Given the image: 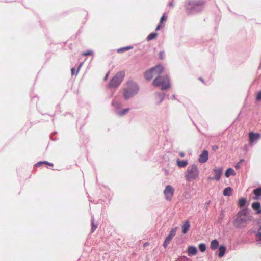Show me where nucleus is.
Wrapping results in <instances>:
<instances>
[{
  "label": "nucleus",
  "instance_id": "1",
  "mask_svg": "<svg viewBox=\"0 0 261 261\" xmlns=\"http://www.w3.org/2000/svg\"><path fill=\"white\" fill-rule=\"evenodd\" d=\"M253 220V216L247 208L239 211L233 220V225L237 228H244Z\"/></svg>",
  "mask_w": 261,
  "mask_h": 261
},
{
  "label": "nucleus",
  "instance_id": "2",
  "mask_svg": "<svg viewBox=\"0 0 261 261\" xmlns=\"http://www.w3.org/2000/svg\"><path fill=\"white\" fill-rule=\"evenodd\" d=\"M203 0H186L184 3L185 7L188 14L193 15L201 12L204 8Z\"/></svg>",
  "mask_w": 261,
  "mask_h": 261
},
{
  "label": "nucleus",
  "instance_id": "3",
  "mask_svg": "<svg viewBox=\"0 0 261 261\" xmlns=\"http://www.w3.org/2000/svg\"><path fill=\"white\" fill-rule=\"evenodd\" d=\"M140 90L139 87L135 82H130L127 83L126 87L123 89L124 98L127 100L136 96Z\"/></svg>",
  "mask_w": 261,
  "mask_h": 261
},
{
  "label": "nucleus",
  "instance_id": "4",
  "mask_svg": "<svg viewBox=\"0 0 261 261\" xmlns=\"http://www.w3.org/2000/svg\"><path fill=\"white\" fill-rule=\"evenodd\" d=\"M200 171L195 164L189 165L185 172L184 176L187 181H191L199 178Z\"/></svg>",
  "mask_w": 261,
  "mask_h": 261
},
{
  "label": "nucleus",
  "instance_id": "5",
  "mask_svg": "<svg viewBox=\"0 0 261 261\" xmlns=\"http://www.w3.org/2000/svg\"><path fill=\"white\" fill-rule=\"evenodd\" d=\"M154 86L160 87L161 90H166L170 87V80L168 76L158 75L153 82Z\"/></svg>",
  "mask_w": 261,
  "mask_h": 261
},
{
  "label": "nucleus",
  "instance_id": "6",
  "mask_svg": "<svg viewBox=\"0 0 261 261\" xmlns=\"http://www.w3.org/2000/svg\"><path fill=\"white\" fill-rule=\"evenodd\" d=\"M164 71V67L161 65H158L147 71L145 73V77L147 80H150L156 75L161 74Z\"/></svg>",
  "mask_w": 261,
  "mask_h": 261
},
{
  "label": "nucleus",
  "instance_id": "7",
  "mask_svg": "<svg viewBox=\"0 0 261 261\" xmlns=\"http://www.w3.org/2000/svg\"><path fill=\"white\" fill-rule=\"evenodd\" d=\"M125 73L123 71L119 72L112 79L109 86L111 88H117L122 82Z\"/></svg>",
  "mask_w": 261,
  "mask_h": 261
},
{
  "label": "nucleus",
  "instance_id": "8",
  "mask_svg": "<svg viewBox=\"0 0 261 261\" xmlns=\"http://www.w3.org/2000/svg\"><path fill=\"white\" fill-rule=\"evenodd\" d=\"M112 105L114 107L116 113L120 116L125 115L128 113L130 110L129 108H126L123 110H121V103L116 100H113L112 101Z\"/></svg>",
  "mask_w": 261,
  "mask_h": 261
},
{
  "label": "nucleus",
  "instance_id": "9",
  "mask_svg": "<svg viewBox=\"0 0 261 261\" xmlns=\"http://www.w3.org/2000/svg\"><path fill=\"white\" fill-rule=\"evenodd\" d=\"M175 189L171 185H166L163 191V194L165 199L168 201H170L172 199L174 193Z\"/></svg>",
  "mask_w": 261,
  "mask_h": 261
},
{
  "label": "nucleus",
  "instance_id": "10",
  "mask_svg": "<svg viewBox=\"0 0 261 261\" xmlns=\"http://www.w3.org/2000/svg\"><path fill=\"white\" fill-rule=\"evenodd\" d=\"M213 173L214 174V179L216 181H219L223 173L222 167H215L213 169Z\"/></svg>",
  "mask_w": 261,
  "mask_h": 261
},
{
  "label": "nucleus",
  "instance_id": "11",
  "mask_svg": "<svg viewBox=\"0 0 261 261\" xmlns=\"http://www.w3.org/2000/svg\"><path fill=\"white\" fill-rule=\"evenodd\" d=\"M260 137L261 135L259 134L250 132L249 134V138L250 144L252 145L254 143L256 142Z\"/></svg>",
  "mask_w": 261,
  "mask_h": 261
},
{
  "label": "nucleus",
  "instance_id": "12",
  "mask_svg": "<svg viewBox=\"0 0 261 261\" xmlns=\"http://www.w3.org/2000/svg\"><path fill=\"white\" fill-rule=\"evenodd\" d=\"M208 152L207 150H203L199 155L198 161L200 163H204L208 161Z\"/></svg>",
  "mask_w": 261,
  "mask_h": 261
},
{
  "label": "nucleus",
  "instance_id": "13",
  "mask_svg": "<svg viewBox=\"0 0 261 261\" xmlns=\"http://www.w3.org/2000/svg\"><path fill=\"white\" fill-rule=\"evenodd\" d=\"M187 253L190 256L195 255L197 253V249L195 246H190L187 249Z\"/></svg>",
  "mask_w": 261,
  "mask_h": 261
},
{
  "label": "nucleus",
  "instance_id": "14",
  "mask_svg": "<svg viewBox=\"0 0 261 261\" xmlns=\"http://www.w3.org/2000/svg\"><path fill=\"white\" fill-rule=\"evenodd\" d=\"M251 207L254 210L256 211L255 213L256 214H259L261 213V205L259 202H253L252 204Z\"/></svg>",
  "mask_w": 261,
  "mask_h": 261
},
{
  "label": "nucleus",
  "instance_id": "15",
  "mask_svg": "<svg viewBox=\"0 0 261 261\" xmlns=\"http://www.w3.org/2000/svg\"><path fill=\"white\" fill-rule=\"evenodd\" d=\"M190 227V224L189 221H186L184 222L182 225V231L184 234L187 233L189 230Z\"/></svg>",
  "mask_w": 261,
  "mask_h": 261
},
{
  "label": "nucleus",
  "instance_id": "16",
  "mask_svg": "<svg viewBox=\"0 0 261 261\" xmlns=\"http://www.w3.org/2000/svg\"><path fill=\"white\" fill-rule=\"evenodd\" d=\"M156 95V103L158 105H159L163 101L165 98V94L162 93H157Z\"/></svg>",
  "mask_w": 261,
  "mask_h": 261
},
{
  "label": "nucleus",
  "instance_id": "17",
  "mask_svg": "<svg viewBox=\"0 0 261 261\" xmlns=\"http://www.w3.org/2000/svg\"><path fill=\"white\" fill-rule=\"evenodd\" d=\"M176 163L179 167L183 168L188 165V162L187 160H180L179 159H177L176 160Z\"/></svg>",
  "mask_w": 261,
  "mask_h": 261
},
{
  "label": "nucleus",
  "instance_id": "18",
  "mask_svg": "<svg viewBox=\"0 0 261 261\" xmlns=\"http://www.w3.org/2000/svg\"><path fill=\"white\" fill-rule=\"evenodd\" d=\"M218 256L221 258L224 256L226 252V247L224 245L220 246L219 248Z\"/></svg>",
  "mask_w": 261,
  "mask_h": 261
},
{
  "label": "nucleus",
  "instance_id": "19",
  "mask_svg": "<svg viewBox=\"0 0 261 261\" xmlns=\"http://www.w3.org/2000/svg\"><path fill=\"white\" fill-rule=\"evenodd\" d=\"M232 193V189L231 187H227L223 191V195L225 196H230Z\"/></svg>",
  "mask_w": 261,
  "mask_h": 261
},
{
  "label": "nucleus",
  "instance_id": "20",
  "mask_svg": "<svg viewBox=\"0 0 261 261\" xmlns=\"http://www.w3.org/2000/svg\"><path fill=\"white\" fill-rule=\"evenodd\" d=\"M225 174V176L227 178H228L231 175H234L236 174V172L232 168H229L226 171Z\"/></svg>",
  "mask_w": 261,
  "mask_h": 261
},
{
  "label": "nucleus",
  "instance_id": "21",
  "mask_svg": "<svg viewBox=\"0 0 261 261\" xmlns=\"http://www.w3.org/2000/svg\"><path fill=\"white\" fill-rule=\"evenodd\" d=\"M253 192L254 194L256 196V197H254V199H257L258 198V197L261 196V188H258L254 189Z\"/></svg>",
  "mask_w": 261,
  "mask_h": 261
},
{
  "label": "nucleus",
  "instance_id": "22",
  "mask_svg": "<svg viewBox=\"0 0 261 261\" xmlns=\"http://www.w3.org/2000/svg\"><path fill=\"white\" fill-rule=\"evenodd\" d=\"M219 246V242L217 240H213L211 243V248L212 250H215Z\"/></svg>",
  "mask_w": 261,
  "mask_h": 261
},
{
  "label": "nucleus",
  "instance_id": "23",
  "mask_svg": "<svg viewBox=\"0 0 261 261\" xmlns=\"http://www.w3.org/2000/svg\"><path fill=\"white\" fill-rule=\"evenodd\" d=\"M246 203V199L245 198H241L238 200V206L240 207H244Z\"/></svg>",
  "mask_w": 261,
  "mask_h": 261
},
{
  "label": "nucleus",
  "instance_id": "24",
  "mask_svg": "<svg viewBox=\"0 0 261 261\" xmlns=\"http://www.w3.org/2000/svg\"><path fill=\"white\" fill-rule=\"evenodd\" d=\"M91 232H93L97 227V225L94 223V216H92L91 217Z\"/></svg>",
  "mask_w": 261,
  "mask_h": 261
},
{
  "label": "nucleus",
  "instance_id": "25",
  "mask_svg": "<svg viewBox=\"0 0 261 261\" xmlns=\"http://www.w3.org/2000/svg\"><path fill=\"white\" fill-rule=\"evenodd\" d=\"M158 34L154 32H152L150 33L148 37H147V41H150L151 40L154 39L157 36Z\"/></svg>",
  "mask_w": 261,
  "mask_h": 261
},
{
  "label": "nucleus",
  "instance_id": "26",
  "mask_svg": "<svg viewBox=\"0 0 261 261\" xmlns=\"http://www.w3.org/2000/svg\"><path fill=\"white\" fill-rule=\"evenodd\" d=\"M133 48V47L132 46H126V47H122V48H119L118 50H117V51L118 53H123L126 50H128L130 49Z\"/></svg>",
  "mask_w": 261,
  "mask_h": 261
},
{
  "label": "nucleus",
  "instance_id": "27",
  "mask_svg": "<svg viewBox=\"0 0 261 261\" xmlns=\"http://www.w3.org/2000/svg\"><path fill=\"white\" fill-rule=\"evenodd\" d=\"M172 239V238L170 237L167 236L165 239V242L163 244V246L165 248H166Z\"/></svg>",
  "mask_w": 261,
  "mask_h": 261
},
{
  "label": "nucleus",
  "instance_id": "28",
  "mask_svg": "<svg viewBox=\"0 0 261 261\" xmlns=\"http://www.w3.org/2000/svg\"><path fill=\"white\" fill-rule=\"evenodd\" d=\"M176 230H177V227L173 228L170 231V233L168 236L170 237L171 238H173V237L176 235Z\"/></svg>",
  "mask_w": 261,
  "mask_h": 261
},
{
  "label": "nucleus",
  "instance_id": "29",
  "mask_svg": "<svg viewBox=\"0 0 261 261\" xmlns=\"http://www.w3.org/2000/svg\"><path fill=\"white\" fill-rule=\"evenodd\" d=\"M199 248L201 252H203L206 250V247L205 244L201 243L199 245Z\"/></svg>",
  "mask_w": 261,
  "mask_h": 261
},
{
  "label": "nucleus",
  "instance_id": "30",
  "mask_svg": "<svg viewBox=\"0 0 261 261\" xmlns=\"http://www.w3.org/2000/svg\"><path fill=\"white\" fill-rule=\"evenodd\" d=\"M42 164H45L51 166H53V164L52 163L48 162L47 161L39 162L36 164V166H38Z\"/></svg>",
  "mask_w": 261,
  "mask_h": 261
},
{
  "label": "nucleus",
  "instance_id": "31",
  "mask_svg": "<svg viewBox=\"0 0 261 261\" xmlns=\"http://www.w3.org/2000/svg\"><path fill=\"white\" fill-rule=\"evenodd\" d=\"M93 54V51L91 50H89L87 51L83 52L82 55L83 56H88V55H91Z\"/></svg>",
  "mask_w": 261,
  "mask_h": 261
},
{
  "label": "nucleus",
  "instance_id": "32",
  "mask_svg": "<svg viewBox=\"0 0 261 261\" xmlns=\"http://www.w3.org/2000/svg\"><path fill=\"white\" fill-rule=\"evenodd\" d=\"M256 236L257 237V240L258 241H261V226L259 228V230H258V232L256 234Z\"/></svg>",
  "mask_w": 261,
  "mask_h": 261
},
{
  "label": "nucleus",
  "instance_id": "33",
  "mask_svg": "<svg viewBox=\"0 0 261 261\" xmlns=\"http://www.w3.org/2000/svg\"><path fill=\"white\" fill-rule=\"evenodd\" d=\"M166 19H167V17L165 16V14H164L162 16V17L160 19V24L162 23L164 21H166Z\"/></svg>",
  "mask_w": 261,
  "mask_h": 261
},
{
  "label": "nucleus",
  "instance_id": "34",
  "mask_svg": "<svg viewBox=\"0 0 261 261\" xmlns=\"http://www.w3.org/2000/svg\"><path fill=\"white\" fill-rule=\"evenodd\" d=\"M159 58L161 60H163L165 58V53L163 51H161L159 53Z\"/></svg>",
  "mask_w": 261,
  "mask_h": 261
},
{
  "label": "nucleus",
  "instance_id": "35",
  "mask_svg": "<svg viewBox=\"0 0 261 261\" xmlns=\"http://www.w3.org/2000/svg\"><path fill=\"white\" fill-rule=\"evenodd\" d=\"M256 99L257 100H261V91L258 92L256 95Z\"/></svg>",
  "mask_w": 261,
  "mask_h": 261
},
{
  "label": "nucleus",
  "instance_id": "36",
  "mask_svg": "<svg viewBox=\"0 0 261 261\" xmlns=\"http://www.w3.org/2000/svg\"><path fill=\"white\" fill-rule=\"evenodd\" d=\"M168 5H169V7H174L173 1H170Z\"/></svg>",
  "mask_w": 261,
  "mask_h": 261
},
{
  "label": "nucleus",
  "instance_id": "37",
  "mask_svg": "<svg viewBox=\"0 0 261 261\" xmlns=\"http://www.w3.org/2000/svg\"><path fill=\"white\" fill-rule=\"evenodd\" d=\"M220 216L222 218L224 217V212L222 210L221 211Z\"/></svg>",
  "mask_w": 261,
  "mask_h": 261
},
{
  "label": "nucleus",
  "instance_id": "38",
  "mask_svg": "<svg viewBox=\"0 0 261 261\" xmlns=\"http://www.w3.org/2000/svg\"><path fill=\"white\" fill-rule=\"evenodd\" d=\"M161 27H162V26H161V24H160H160H159L156 27V29H155V30H156V31H158V30H159L161 29Z\"/></svg>",
  "mask_w": 261,
  "mask_h": 261
},
{
  "label": "nucleus",
  "instance_id": "39",
  "mask_svg": "<svg viewBox=\"0 0 261 261\" xmlns=\"http://www.w3.org/2000/svg\"><path fill=\"white\" fill-rule=\"evenodd\" d=\"M240 167V162H238L235 166V168L236 169H239Z\"/></svg>",
  "mask_w": 261,
  "mask_h": 261
},
{
  "label": "nucleus",
  "instance_id": "40",
  "mask_svg": "<svg viewBox=\"0 0 261 261\" xmlns=\"http://www.w3.org/2000/svg\"><path fill=\"white\" fill-rule=\"evenodd\" d=\"M109 73H110V72H108L107 73V74L106 75V76H105V78H104V80H105V81H106V80H107V79H108V76H109Z\"/></svg>",
  "mask_w": 261,
  "mask_h": 261
},
{
  "label": "nucleus",
  "instance_id": "41",
  "mask_svg": "<svg viewBox=\"0 0 261 261\" xmlns=\"http://www.w3.org/2000/svg\"><path fill=\"white\" fill-rule=\"evenodd\" d=\"M71 74L72 75H73L74 73V71H75V68H72L71 69Z\"/></svg>",
  "mask_w": 261,
  "mask_h": 261
},
{
  "label": "nucleus",
  "instance_id": "42",
  "mask_svg": "<svg viewBox=\"0 0 261 261\" xmlns=\"http://www.w3.org/2000/svg\"><path fill=\"white\" fill-rule=\"evenodd\" d=\"M82 65H83V63H80V64L78 67V69H77V73L79 72L80 68L82 67Z\"/></svg>",
  "mask_w": 261,
  "mask_h": 261
},
{
  "label": "nucleus",
  "instance_id": "43",
  "mask_svg": "<svg viewBox=\"0 0 261 261\" xmlns=\"http://www.w3.org/2000/svg\"><path fill=\"white\" fill-rule=\"evenodd\" d=\"M179 155L181 157H184L185 156V153L182 152H180Z\"/></svg>",
  "mask_w": 261,
  "mask_h": 261
},
{
  "label": "nucleus",
  "instance_id": "44",
  "mask_svg": "<svg viewBox=\"0 0 261 261\" xmlns=\"http://www.w3.org/2000/svg\"><path fill=\"white\" fill-rule=\"evenodd\" d=\"M207 179H208V180H215V179H214V177H208L207 178Z\"/></svg>",
  "mask_w": 261,
  "mask_h": 261
},
{
  "label": "nucleus",
  "instance_id": "45",
  "mask_svg": "<svg viewBox=\"0 0 261 261\" xmlns=\"http://www.w3.org/2000/svg\"><path fill=\"white\" fill-rule=\"evenodd\" d=\"M244 159H241V160L240 161V162H240V164L241 163H242V162H244Z\"/></svg>",
  "mask_w": 261,
  "mask_h": 261
},
{
  "label": "nucleus",
  "instance_id": "46",
  "mask_svg": "<svg viewBox=\"0 0 261 261\" xmlns=\"http://www.w3.org/2000/svg\"><path fill=\"white\" fill-rule=\"evenodd\" d=\"M173 98H175V96L174 95L173 96Z\"/></svg>",
  "mask_w": 261,
  "mask_h": 261
},
{
  "label": "nucleus",
  "instance_id": "47",
  "mask_svg": "<svg viewBox=\"0 0 261 261\" xmlns=\"http://www.w3.org/2000/svg\"><path fill=\"white\" fill-rule=\"evenodd\" d=\"M176 261H180L179 259H177Z\"/></svg>",
  "mask_w": 261,
  "mask_h": 261
}]
</instances>
